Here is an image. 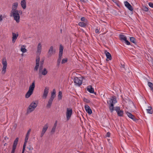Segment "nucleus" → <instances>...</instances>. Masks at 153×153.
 Returning a JSON list of instances; mask_svg holds the SVG:
<instances>
[{
	"label": "nucleus",
	"mask_w": 153,
	"mask_h": 153,
	"mask_svg": "<svg viewBox=\"0 0 153 153\" xmlns=\"http://www.w3.org/2000/svg\"><path fill=\"white\" fill-rule=\"evenodd\" d=\"M22 12L21 10H12L10 12V16H13L14 19L17 23L20 21V14H22Z\"/></svg>",
	"instance_id": "obj_1"
},
{
	"label": "nucleus",
	"mask_w": 153,
	"mask_h": 153,
	"mask_svg": "<svg viewBox=\"0 0 153 153\" xmlns=\"http://www.w3.org/2000/svg\"><path fill=\"white\" fill-rule=\"evenodd\" d=\"M117 102L116 98L114 96L112 97L107 100V102L109 105V108L111 112H112L114 110V104Z\"/></svg>",
	"instance_id": "obj_2"
},
{
	"label": "nucleus",
	"mask_w": 153,
	"mask_h": 153,
	"mask_svg": "<svg viewBox=\"0 0 153 153\" xmlns=\"http://www.w3.org/2000/svg\"><path fill=\"white\" fill-rule=\"evenodd\" d=\"M63 49V48L62 46V45H60L59 49V56L57 62V65L58 66H59L61 61L62 56Z\"/></svg>",
	"instance_id": "obj_3"
},
{
	"label": "nucleus",
	"mask_w": 153,
	"mask_h": 153,
	"mask_svg": "<svg viewBox=\"0 0 153 153\" xmlns=\"http://www.w3.org/2000/svg\"><path fill=\"white\" fill-rule=\"evenodd\" d=\"M37 104L34 102H32L30 105L27 110V114L32 112L36 108Z\"/></svg>",
	"instance_id": "obj_4"
},
{
	"label": "nucleus",
	"mask_w": 153,
	"mask_h": 153,
	"mask_svg": "<svg viewBox=\"0 0 153 153\" xmlns=\"http://www.w3.org/2000/svg\"><path fill=\"white\" fill-rule=\"evenodd\" d=\"M73 113L72 109L71 108H67L66 112V119L68 120L71 118Z\"/></svg>",
	"instance_id": "obj_5"
},
{
	"label": "nucleus",
	"mask_w": 153,
	"mask_h": 153,
	"mask_svg": "<svg viewBox=\"0 0 153 153\" xmlns=\"http://www.w3.org/2000/svg\"><path fill=\"white\" fill-rule=\"evenodd\" d=\"M2 64L3 65V68L1 71V73L4 74L6 72V69L7 67V62L6 59L5 58H3L2 59Z\"/></svg>",
	"instance_id": "obj_6"
},
{
	"label": "nucleus",
	"mask_w": 153,
	"mask_h": 153,
	"mask_svg": "<svg viewBox=\"0 0 153 153\" xmlns=\"http://www.w3.org/2000/svg\"><path fill=\"white\" fill-rule=\"evenodd\" d=\"M82 79L81 78L75 77L74 78V81L75 85H76L80 86L82 83Z\"/></svg>",
	"instance_id": "obj_7"
},
{
	"label": "nucleus",
	"mask_w": 153,
	"mask_h": 153,
	"mask_svg": "<svg viewBox=\"0 0 153 153\" xmlns=\"http://www.w3.org/2000/svg\"><path fill=\"white\" fill-rule=\"evenodd\" d=\"M48 71L46 68H44L43 69V68H39V74L40 76L41 74L44 76L46 75L48 73Z\"/></svg>",
	"instance_id": "obj_8"
},
{
	"label": "nucleus",
	"mask_w": 153,
	"mask_h": 153,
	"mask_svg": "<svg viewBox=\"0 0 153 153\" xmlns=\"http://www.w3.org/2000/svg\"><path fill=\"white\" fill-rule=\"evenodd\" d=\"M49 88L48 87H46L45 88L42 96L43 99H45L46 98L49 93Z\"/></svg>",
	"instance_id": "obj_9"
},
{
	"label": "nucleus",
	"mask_w": 153,
	"mask_h": 153,
	"mask_svg": "<svg viewBox=\"0 0 153 153\" xmlns=\"http://www.w3.org/2000/svg\"><path fill=\"white\" fill-rule=\"evenodd\" d=\"M56 52L55 50L53 49V46H51L48 52V57H51V56L55 53Z\"/></svg>",
	"instance_id": "obj_10"
},
{
	"label": "nucleus",
	"mask_w": 153,
	"mask_h": 153,
	"mask_svg": "<svg viewBox=\"0 0 153 153\" xmlns=\"http://www.w3.org/2000/svg\"><path fill=\"white\" fill-rule=\"evenodd\" d=\"M115 110L119 116L121 117L123 116V111L122 110L120 109V108L119 107H116L115 108Z\"/></svg>",
	"instance_id": "obj_11"
},
{
	"label": "nucleus",
	"mask_w": 153,
	"mask_h": 153,
	"mask_svg": "<svg viewBox=\"0 0 153 153\" xmlns=\"http://www.w3.org/2000/svg\"><path fill=\"white\" fill-rule=\"evenodd\" d=\"M40 57L39 56L36 57V65L35 66L34 69L37 71L38 70L39 66Z\"/></svg>",
	"instance_id": "obj_12"
},
{
	"label": "nucleus",
	"mask_w": 153,
	"mask_h": 153,
	"mask_svg": "<svg viewBox=\"0 0 153 153\" xmlns=\"http://www.w3.org/2000/svg\"><path fill=\"white\" fill-rule=\"evenodd\" d=\"M125 6L130 11H132L133 8L131 5L127 1H125L124 2Z\"/></svg>",
	"instance_id": "obj_13"
},
{
	"label": "nucleus",
	"mask_w": 153,
	"mask_h": 153,
	"mask_svg": "<svg viewBox=\"0 0 153 153\" xmlns=\"http://www.w3.org/2000/svg\"><path fill=\"white\" fill-rule=\"evenodd\" d=\"M29 137V136L26 135V137H25V142H24V145H23V149H22V153H24V152L25 150V147L26 146V144L27 142V140L28 139Z\"/></svg>",
	"instance_id": "obj_14"
},
{
	"label": "nucleus",
	"mask_w": 153,
	"mask_h": 153,
	"mask_svg": "<svg viewBox=\"0 0 153 153\" xmlns=\"http://www.w3.org/2000/svg\"><path fill=\"white\" fill-rule=\"evenodd\" d=\"M128 116L131 119H132L133 121H136L137 119L130 112H127V113Z\"/></svg>",
	"instance_id": "obj_15"
},
{
	"label": "nucleus",
	"mask_w": 153,
	"mask_h": 153,
	"mask_svg": "<svg viewBox=\"0 0 153 153\" xmlns=\"http://www.w3.org/2000/svg\"><path fill=\"white\" fill-rule=\"evenodd\" d=\"M85 108L86 111L88 114H91L92 113V110L88 105H85Z\"/></svg>",
	"instance_id": "obj_16"
},
{
	"label": "nucleus",
	"mask_w": 153,
	"mask_h": 153,
	"mask_svg": "<svg viewBox=\"0 0 153 153\" xmlns=\"http://www.w3.org/2000/svg\"><path fill=\"white\" fill-rule=\"evenodd\" d=\"M19 34L18 33L16 34L14 33H13L12 41L13 43H14L15 42Z\"/></svg>",
	"instance_id": "obj_17"
},
{
	"label": "nucleus",
	"mask_w": 153,
	"mask_h": 153,
	"mask_svg": "<svg viewBox=\"0 0 153 153\" xmlns=\"http://www.w3.org/2000/svg\"><path fill=\"white\" fill-rule=\"evenodd\" d=\"M53 100L50 98L49 99L46 106V107L47 108L49 109L51 108Z\"/></svg>",
	"instance_id": "obj_18"
},
{
	"label": "nucleus",
	"mask_w": 153,
	"mask_h": 153,
	"mask_svg": "<svg viewBox=\"0 0 153 153\" xmlns=\"http://www.w3.org/2000/svg\"><path fill=\"white\" fill-rule=\"evenodd\" d=\"M87 90L90 93H93L94 92V89L91 85L88 86L87 87Z\"/></svg>",
	"instance_id": "obj_19"
},
{
	"label": "nucleus",
	"mask_w": 153,
	"mask_h": 153,
	"mask_svg": "<svg viewBox=\"0 0 153 153\" xmlns=\"http://www.w3.org/2000/svg\"><path fill=\"white\" fill-rule=\"evenodd\" d=\"M35 81H34L32 83V84L30 85L29 90V91H32L33 92L34 89L35 88Z\"/></svg>",
	"instance_id": "obj_20"
},
{
	"label": "nucleus",
	"mask_w": 153,
	"mask_h": 153,
	"mask_svg": "<svg viewBox=\"0 0 153 153\" xmlns=\"http://www.w3.org/2000/svg\"><path fill=\"white\" fill-rule=\"evenodd\" d=\"M42 50V45L40 43H39L38 44L37 47V50L36 52L37 53H39V54L41 52Z\"/></svg>",
	"instance_id": "obj_21"
},
{
	"label": "nucleus",
	"mask_w": 153,
	"mask_h": 153,
	"mask_svg": "<svg viewBox=\"0 0 153 153\" xmlns=\"http://www.w3.org/2000/svg\"><path fill=\"white\" fill-rule=\"evenodd\" d=\"M21 5L23 9H25L26 8V1L22 0L21 2Z\"/></svg>",
	"instance_id": "obj_22"
},
{
	"label": "nucleus",
	"mask_w": 153,
	"mask_h": 153,
	"mask_svg": "<svg viewBox=\"0 0 153 153\" xmlns=\"http://www.w3.org/2000/svg\"><path fill=\"white\" fill-rule=\"evenodd\" d=\"M48 127V123L46 124L43 126L42 132L45 133L46 131L47 130Z\"/></svg>",
	"instance_id": "obj_23"
},
{
	"label": "nucleus",
	"mask_w": 153,
	"mask_h": 153,
	"mask_svg": "<svg viewBox=\"0 0 153 153\" xmlns=\"http://www.w3.org/2000/svg\"><path fill=\"white\" fill-rule=\"evenodd\" d=\"M105 53L107 59H108L109 60H111V55L109 52L106 51L105 52Z\"/></svg>",
	"instance_id": "obj_24"
},
{
	"label": "nucleus",
	"mask_w": 153,
	"mask_h": 153,
	"mask_svg": "<svg viewBox=\"0 0 153 153\" xmlns=\"http://www.w3.org/2000/svg\"><path fill=\"white\" fill-rule=\"evenodd\" d=\"M33 92L28 90L25 95V97L26 98H28L33 94Z\"/></svg>",
	"instance_id": "obj_25"
},
{
	"label": "nucleus",
	"mask_w": 153,
	"mask_h": 153,
	"mask_svg": "<svg viewBox=\"0 0 153 153\" xmlns=\"http://www.w3.org/2000/svg\"><path fill=\"white\" fill-rule=\"evenodd\" d=\"M56 90L55 89H53L51 94V96L50 98L53 100L55 97Z\"/></svg>",
	"instance_id": "obj_26"
},
{
	"label": "nucleus",
	"mask_w": 153,
	"mask_h": 153,
	"mask_svg": "<svg viewBox=\"0 0 153 153\" xmlns=\"http://www.w3.org/2000/svg\"><path fill=\"white\" fill-rule=\"evenodd\" d=\"M17 6H18V3L17 2H15V3H13V5L12 6V10H17L16 9Z\"/></svg>",
	"instance_id": "obj_27"
},
{
	"label": "nucleus",
	"mask_w": 153,
	"mask_h": 153,
	"mask_svg": "<svg viewBox=\"0 0 153 153\" xmlns=\"http://www.w3.org/2000/svg\"><path fill=\"white\" fill-rule=\"evenodd\" d=\"M119 37L120 39L121 40L125 41L127 39V38L126 36L123 35H119Z\"/></svg>",
	"instance_id": "obj_28"
},
{
	"label": "nucleus",
	"mask_w": 153,
	"mask_h": 153,
	"mask_svg": "<svg viewBox=\"0 0 153 153\" xmlns=\"http://www.w3.org/2000/svg\"><path fill=\"white\" fill-rule=\"evenodd\" d=\"M25 47L24 45H22L21 48V51L23 53H25L27 52V50Z\"/></svg>",
	"instance_id": "obj_29"
},
{
	"label": "nucleus",
	"mask_w": 153,
	"mask_h": 153,
	"mask_svg": "<svg viewBox=\"0 0 153 153\" xmlns=\"http://www.w3.org/2000/svg\"><path fill=\"white\" fill-rule=\"evenodd\" d=\"M130 41L131 42H133V43H134V44H136L137 42H136V39L134 38V37H130Z\"/></svg>",
	"instance_id": "obj_30"
},
{
	"label": "nucleus",
	"mask_w": 153,
	"mask_h": 153,
	"mask_svg": "<svg viewBox=\"0 0 153 153\" xmlns=\"http://www.w3.org/2000/svg\"><path fill=\"white\" fill-rule=\"evenodd\" d=\"M79 25L82 27H85L86 25V23L83 22H80L78 24Z\"/></svg>",
	"instance_id": "obj_31"
},
{
	"label": "nucleus",
	"mask_w": 153,
	"mask_h": 153,
	"mask_svg": "<svg viewBox=\"0 0 153 153\" xmlns=\"http://www.w3.org/2000/svg\"><path fill=\"white\" fill-rule=\"evenodd\" d=\"M18 140H19V138L18 137H17L16 138V139L14 140L13 146H16L17 144V143H18Z\"/></svg>",
	"instance_id": "obj_32"
},
{
	"label": "nucleus",
	"mask_w": 153,
	"mask_h": 153,
	"mask_svg": "<svg viewBox=\"0 0 153 153\" xmlns=\"http://www.w3.org/2000/svg\"><path fill=\"white\" fill-rule=\"evenodd\" d=\"M148 85L150 88L151 90H152L153 89V84L151 82H149L148 83Z\"/></svg>",
	"instance_id": "obj_33"
},
{
	"label": "nucleus",
	"mask_w": 153,
	"mask_h": 153,
	"mask_svg": "<svg viewBox=\"0 0 153 153\" xmlns=\"http://www.w3.org/2000/svg\"><path fill=\"white\" fill-rule=\"evenodd\" d=\"M44 60H41L40 62H39L40 63V66L39 67V68H43V65L44 64Z\"/></svg>",
	"instance_id": "obj_34"
},
{
	"label": "nucleus",
	"mask_w": 153,
	"mask_h": 153,
	"mask_svg": "<svg viewBox=\"0 0 153 153\" xmlns=\"http://www.w3.org/2000/svg\"><path fill=\"white\" fill-rule=\"evenodd\" d=\"M62 93L61 91H60L59 92V94L58 95V99L59 100H60L62 99Z\"/></svg>",
	"instance_id": "obj_35"
},
{
	"label": "nucleus",
	"mask_w": 153,
	"mask_h": 153,
	"mask_svg": "<svg viewBox=\"0 0 153 153\" xmlns=\"http://www.w3.org/2000/svg\"><path fill=\"white\" fill-rule=\"evenodd\" d=\"M56 128V126H53V127L52 128V130L51 131V133L52 134H53L54 133Z\"/></svg>",
	"instance_id": "obj_36"
},
{
	"label": "nucleus",
	"mask_w": 153,
	"mask_h": 153,
	"mask_svg": "<svg viewBox=\"0 0 153 153\" xmlns=\"http://www.w3.org/2000/svg\"><path fill=\"white\" fill-rule=\"evenodd\" d=\"M118 6H119V1L118 0H112Z\"/></svg>",
	"instance_id": "obj_37"
},
{
	"label": "nucleus",
	"mask_w": 153,
	"mask_h": 153,
	"mask_svg": "<svg viewBox=\"0 0 153 153\" xmlns=\"http://www.w3.org/2000/svg\"><path fill=\"white\" fill-rule=\"evenodd\" d=\"M68 61V59L67 58H65L63 59L61 63L62 64H64L67 62Z\"/></svg>",
	"instance_id": "obj_38"
},
{
	"label": "nucleus",
	"mask_w": 153,
	"mask_h": 153,
	"mask_svg": "<svg viewBox=\"0 0 153 153\" xmlns=\"http://www.w3.org/2000/svg\"><path fill=\"white\" fill-rule=\"evenodd\" d=\"M146 110L148 113L152 114L153 113V111L152 109H146Z\"/></svg>",
	"instance_id": "obj_39"
},
{
	"label": "nucleus",
	"mask_w": 153,
	"mask_h": 153,
	"mask_svg": "<svg viewBox=\"0 0 153 153\" xmlns=\"http://www.w3.org/2000/svg\"><path fill=\"white\" fill-rule=\"evenodd\" d=\"M143 10L145 11H147L149 10L148 8L146 6H143Z\"/></svg>",
	"instance_id": "obj_40"
},
{
	"label": "nucleus",
	"mask_w": 153,
	"mask_h": 153,
	"mask_svg": "<svg viewBox=\"0 0 153 153\" xmlns=\"http://www.w3.org/2000/svg\"><path fill=\"white\" fill-rule=\"evenodd\" d=\"M83 101L87 103H89L90 102V101L89 100L85 98L83 99Z\"/></svg>",
	"instance_id": "obj_41"
},
{
	"label": "nucleus",
	"mask_w": 153,
	"mask_h": 153,
	"mask_svg": "<svg viewBox=\"0 0 153 153\" xmlns=\"http://www.w3.org/2000/svg\"><path fill=\"white\" fill-rule=\"evenodd\" d=\"M81 20L82 21H84L85 23H86L87 22V20L85 19V18L84 17H82L81 19Z\"/></svg>",
	"instance_id": "obj_42"
},
{
	"label": "nucleus",
	"mask_w": 153,
	"mask_h": 153,
	"mask_svg": "<svg viewBox=\"0 0 153 153\" xmlns=\"http://www.w3.org/2000/svg\"><path fill=\"white\" fill-rule=\"evenodd\" d=\"M27 149H28V150L30 151H32L33 150V147H31V146H29L27 147Z\"/></svg>",
	"instance_id": "obj_43"
},
{
	"label": "nucleus",
	"mask_w": 153,
	"mask_h": 153,
	"mask_svg": "<svg viewBox=\"0 0 153 153\" xmlns=\"http://www.w3.org/2000/svg\"><path fill=\"white\" fill-rule=\"evenodd\" d=\"M125 43L126 44V45H130V42L128 41L127 40V39H126V40H125Z\"/></svg>",
	"instance_id": "obj_44"
},
{
	"label": "nucleus",
	"mask_w": 153,
	"mask_h": 153,
	"mask_svg": "<svg viewBox=\"0 0 153 153\" xmlns=\"http://www.w3.org/2000/svg\"><path fill=\"white\" fill-rule=\"evenodd\" d=\"M80 1L84 3H85L87 2L88 0H80Z\"/></svg>",
	"instance_id": "obj_45"
},
{
	"label": "nucleus",
	"mask_w": 153,
	"mask_h": 153,
	"mask_svg": "<svg viewBox=\"0 0 153 153\" xmlns=\"http://www.w3.org/2000/svg\"><path fill=\"white\" fill-rule=\"evenodd\" d=\"M31 131V129H29L26 135L29 136L30 133Z\"/></svg>",
	"instance_id": "obj_46"
},
{
	"label": "nucleus",
	"mask_w": 153,
	"mask_h": 153,
	"mask_svg": "<svg viewBox=\"0 0 153 153\" xmlns=\"http://www.w3.org/2000/svg\"><path fill=\"white\" fill-rule=\"evenodd\" d=\"M149 4L150 7L153 8V3L151 2H150Z\"/></svg>",
	"instance_id": "obj_47"
},
{
	"label": "nucleus",
	"mask_w": 153,
	"mask_h": 153,
	"mask_svg": "<svg viewBox=\"0 0 153 153\" xmlns=\"http://www.w3.org/2000/svg\"><path fill=\"white\" fill-rule=\"evenodd\" d=\"M110 134L109 132H108L106 135V136L107 137H109L110 136Z\"/></svg>",
	"instance_id": "obj_48"
},
{
	"label": "nucleus",
	"mask_w": 153,
	"mask_h": 153,
	"mask_svg": "<svg viewBox=\"0 0 153 153\" xmlns=\"http://www.w3.org/2000/svg\"><path fill=\"white\" fill-rule=\"evenodd\" d=\"M57 123V121H56L53 126L56 127Z\"/></svg>",
	"instance_id": "obj_49"
},
{
	"label": "nucleus",
	"mask_w": 153,
	"mask_h": 153,
	"mask_svg": "<svg viewBox=\"0 0 153 153\" xmlns=\"http://www.w3.org/2000/svg\"><path fill=\"white\" fill-rule=\"evenodd\" d=\"M16 146H13V148H12V149L13 150H15V149H16Z\"/></svg>",
	"instance_id": "obj_50"
},
{
	"label": "nucleus",
	"mask_w": 153,
	"mask_h": 153,
	"mask_svg": "<svg viewBox=\"0 0 153 153\" xmlns=\"http://www.w3.org/2000/svg\"><path fill=\"white\" fill-rule=\"evenodd\" d=\"M95 32L96 33H99V30L97 29L95 30Z\"/></svg>",
	"instance_id": "obj_51"
},
{
	"label": "nucleus",
	"mask_w": 153,
	"mask_h": 153,
	"mask_svg": "<svg viewBox=\"0 0 153 153\" xmlns=\"http://www.w3.org/2000/svg\"><path fill=\"white\" fill-rule=\"evenodd\" d=\"M44 134H45V133H43L42 132L41 133V135H40L41 137H42L44 135Z\"/></svg>",
	"instance_id": "obj_52"
},
{
	"label": "nucleus",
	"mask_w": 153,
	"mask_h": 153,
	"mask_svg": "<svg viewBox=\"0 0 153 153\" xmlns=\"http://www.w3.org/2000/svg\"><path fill=\"white\" fill-rule=\"evenodd\" d=\"M2 15H1V16H0V22H1L2 20Z\"/></svg>",
	"instance_id": "obj_53"
},
{
	"label": "nucleus",
	"mask_w": 153,
	"mask_h": 153,
	"mask_svg": "<svg viewBox=\"0 0 153 153\" xmlns=\"http://www.w3.org/2000/svg\"><path fill=\"white\" fill-rule=\"evenodd\" d=\"M152 109V108L151 107V106H148V108L147 109Z\"/></svg>",
	"instance_id": "obj_54"
},
{
	"label": "nucleus",
	"mask_w": 153,
	"mask_h": 153,
	"mask_svg": "<svg viewBox=\"0 0 153 153\" xmlns=\"http://www.w3.org/2000/svg\"><path fill=\"white\" fill-rule=\"evenodd\" d=\"M15 151V150H13V149H12L11 152H12V153H14Z\"/></svg>",
	"instance_id": "obj_55"
},
{
	"label": "nucleus",
	"mask_w": 153,
	"mask_h": 153,
	"mask_svg": "<svg viewBox=\"0 0 153 153\" xmlns=\"http://www.w3.org/2000/svg\"><path fill=\"white\" fill-rule=\"evenodd\" d=\"M6 138L7 139H8V138H7V137H4V139H6Z\"/></svg>",
	"instance_id": "obj_56"
},
{
	"label": "nucleus",
	"mask_w": 153,
	"mask_h": 153,
	"mask_svg": "<svg viewBox=\"0 0 153 153\" xmlns=\"http://www.w3.org/2000/svg\"><path fill=\"white\" fill-rule=\"evenodd\" d=\"M6 144V143H5L4 144V146H5Z\"/></svg>",
	"instance_id": "obj_57"
},
{
	"label": "nucleus",
	"mask_w": 153,
	"mask_h": 153,
	"mask_svg": "<svg viewBox=\"0 0 153 153\" xmlns=\"http://www.w3.org/2000/svg\"><path fill=\"white\" fill-rule=\"evenodd\" d=\"M0 16H1V15H0Z\"/></svg>",
	"instance_id": "obj_58"
}]
</instances>
